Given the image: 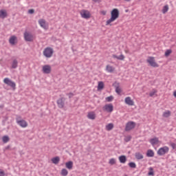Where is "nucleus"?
Returning a JSON list of instances; mask_svg holds the SVG:
<instances>
[{"label":"nucleus","instance_id":"nucleus-42","mask_svg":"<svg viewBox=\"0 0 176 176\" xmlns=\"http://www.w3.org/2000/svg\"><path fill=\"white\" fill-rule=\"evenodd\" d=\"M67 96H69V98H72L74 97V94L72 93L67 94Z\"/></svg>","mask_w":176,"mask_h":176},{"label":"nucleus","instance_id":"nucleus-40","mask_svg":"<svg viewBox=\"0 0 176 176\" xmlns=\"http://www.w3.org/2000/svg\"><path fill=\"white\" fill-rule=\"evenodd\" d=\"M170 146H171V148H172L173 149H175V148H176V144L174 143V142H170Z\"/></svg>","mask_w":176,"mask_h":176},{"label":"nucleus","instance_id":"nucleus-9","mask_svg":"<svg viewBox=\"0 0 176 176\" xmlns=\"http://www.w3.org/2000/svg\"><path fill=\"white\" fill-rule=\"evenodd\" d=\"M103 111H105L106 112H113V105L112 104H105L103 107Z\"/></svg>","mask_w":176,"mask_h":176},{"label":"nucleus","instance_id":"nucleus-20","mask_svg":"<svg viewBox=\"0 0 176 176\" xmlns=\"http://www.w3.org/2000/svg\"><path fill=\"white\" fill-rule=\"evenodd\" d=\"M135 159H137V160H141L144 159V155H142V154H141V153L140 152L135 153Z\"/></svg>","mask_w":176,"mask_h":176},{"label":"nucleus","instance_id":"nucleus-38","mask_svg":"<svg viewBox=\"0 0 176 176\" xmlns=\"http://www.w3.org/2000/svg\"><path fill=\"white\" fill-rule=\"evenodd\" d=\"M106 100H107V101L108 102H111V101L113 100V97L112 96H110L107 97V98H106Z\"/></svg>","mask_w":176,"mask_h":176},{"label":"nucleus","instance_id":"nucleus-36","mask_svg":"<svg viewBox=\"0 0 176 176\" xmlns=\"http://www.w3.org/2000/svg\"><path fill=\"white\" fill-rule=\"evenodd\" d=\"M170 53H173V50H167L166 52H165V57H168V56H170Z\"/></svg>","mask_w":176,"mask_h":176},{"label":"nucleus","instance_id":"nucleus-23","mask_svg":"<svg viewBox=\"0 0 176 176\" xmlns=\"http://www.w3.org/2000/svg\"><path fill=\"white\" fill-rule=\"evenodd\" d=\"M113 58H117V60H124V55L121 54V55H120V56H117V55L113 54Z\"/></svg>","mask_w":176,"mask_h":176},{"label":"nucleus","instance_id":"nucleus-16","mask_svg":"<svg viewBox=\"0 0 176 176\" xmlns=\"http://www.w3.org/2000/svg\"><path fill=\"white\" fill-rule=\"evenodd\" d=\"M120 163H122V164H124L126 162H127V157H126V155H120L119 157Z\"/></svg>","mask_w":176,"mask_h":176},{"label":"nucleus","instance_id":"nucleus-1","mask_svg":"<svg viewBox=\"0 0 176 176\" xmlns=\"http://www.w3.org/2000/svg\"><path fill=\"white\" fill-rule=\"evenodd\" d=\"M119 10L118 8H114L111 12V18L106 21V25H111V23L117 19H119Z\"/></svg>","mask_w":176,"mask_h":176},{"label":"nucleus","instance_id":"nucleus-46","mask_svg":"<svg viewBox=\"0 0 176 176\" xmlns=\"http://www.w3.org/2000/svg\"><path fill=\"white\" fill-rule=\"evenodd\" d=\"M94 2H101V0H92Z\"/></svg>","mask_w":176,"mask_h":176},{"label":"nucleus","instance_id":"nucleus-48","mask_svg":"<svg viewBox=\"0 0 176 176\" xmlns=\"http://www.w3.org/2000/svg\"><path fill=\"white\" fill-rule=\"evenodd\" d=\"M173 96H174V97H175V98H176V91H174V93H173Z\"/></svg>","mask_w":176,"mask_h":176},{"label":"nucleus","instance_id":"nucleus-30","mask_svg":"<svg viewBox=\"0 0 176 176\" xmlns=\"http://www.w3.org/2000/svg\"><path fill=\"white\" fill-rule=\"evenodd\" d=\"M60 175H63V176L68 175V170L65 168H63L60 172Z\"/></svg>","mask_w":176,"mask_h":176},{"label":"nucleus","instance_id":"nucleus-28","mask_svg":"<svg viewBox=\"0 0 176 176\" xmlns=\"http://www.w3.org/2000/svg\"><path fill=\"white\" fill-rule=\"evenodd\" d=\"M19 64V62L14 59L13 61H12V68H13L14 69H15V68H17V65Z\"/></svg>","mask_w":176,"mask_h":176},{"label":"nucleus","instance_id":"nucleus-19","mask_svg":"<svg viewBox=\"0 0 176 176\" xmlns=\"http://www.w3.org/2000/svg\"><path fill=\"white\" fill-rule=\"evenodd\" d=\"M6 17H8V12L3 10H0V18L6 19Z\"/></svg>","mask_w":176,"mask_h":176},{"label":"nucleus","instance_id":"nucleus-47","mask_svg":"<svg viewBox=\"0 0 176 176\" xmlns=\"http://www.w3.org/2000/svg\"><path fill=\"white\" fill-rule=\"evenodd\" d=\"M102 14H103L104 16H105V15L107 14V12H105V11H103V12H102Z\"/></svg>","mask_w":176,"mask_h":176},{"label":"nucleus","instance_id":"nucleus-49","mask_svg":"<svg viewBox=\"0 0 176 176\" xmlns=\"http://www.w3.org/2000/svg\"><path fill=\"white\" fill-rule=\"evenodd\" d=\"M0 108H3V105H0Z\"/></svg>","mask_w":176,"mask_h":176},{"label":"nucleus","instance_id":"nucleus-4","mask_svg":"<svg viewBox=\"0 0 176 176\" xmlns=\"http://www.w3.org/2000/svg\"><path fill=\"white\" fill-rule=\"evenodd\" d=\"M65 100H67V98L64 97H60L57 100L56 104L60 109H63V108L65 107Z\"/></svg>","mask_w":176,"mask_h":176},{"label":"nucleus","instance_id":"nucleus-11","mask_svg":"<svg viewBox=\"0 0 176 176\" xmlns=\"http://www.w3.org/2000/svg\"><path fill=\"white\" fill-rule=\"evenodd\" d=\"M113 87L116 89V93L120 94L122 93V89H120V84L118 82L113 83Z\"/></svg>","mask_w":176,"mask_h":176},{"label":"nucleus","instance_id":"nucleus-18","mask_svg":"<svg viewBox=\"0 0 176 176\" xmlns=\"http://www.w3.org/2000/svg\"><path fill=\"white\" fill-rule=\"evenodd\" d=\"M150 143L151 145H157L159 144V138H154L150 140Z\"/></svg>","mask_w":176,"mask_h":176},{"label":"nucleus","instance_id":"nucleus-21","mask_svg":"<svg viewBox=\"0 0 176 176\" xmlns=\"http://www.w3.org/2000/svg\"><path fill=\"white\" fill-rule=\"evenodd\" d=\"M16 39H17V38L15 36H12L9 39V43L10 45H15Z\"/></svg>","mask_w":176,"mask_h":176},{"label":"nucleus","instance_id":"nucleus-24","mask_svg":"<svg viewBox=\"0 0 176 176\" xmlns=\"http://www.w3.org/2000/svg\"><path fill=\"white\" fill-rule=\"evenodd\" d=\"M52 163H54V164H58V163L60 162V157H53L52 159Z\"/></svg>","mask_w":176,"mask_h":176},{"label":"nucleus","instance_id":"nucleus-34","mask_svg":"<svg viewBox=\"0 0 176 176\" xmlns=\"http://www.w3.org/2000/svg\"><path fill=\"white\" fill-rule=\"evenodd\" d=\"M109 163L111 165L113 166V164H116V160L115 158H111L109 160Z\"/></svg>","mask_w":176,"mask_h":176},{"label":"nucleus","instance_id":"nucleus-37","mask_svg":"<svg viewBox=\"0 0 176 176\" xmlns=\"http://www.w3.org/2000/svg\"><path fill=\"white\" fill-rule=\"evenodd\" d=\"M149 172L148 173V175H155V173L153 172V168H149Z\"/></svg>","mask_w":176,"mask_h":176},{"label":"nucleus","instance_id":"nucleus-2","mask_svg":"<svg viewBox=\"0 0 176 176\" xmlns=\"http://www.w3.org/2000/svg\"><path fill=\"white\" fill-rule=\"evenodd\" d=\"M147 63H148L149 65L151 67H153V68H157L159 67V65L156 63V61L155 60V57L153 56H149L148 59L146 60Z\"/></svg>","mask_w":176,"mask_h":176},{"label":"nucleus","instance_id":"nucleus-12","mask_svg":"<svg viewBox=\"0 0 176 176\" xmlns=\"http://www.w3.org/2000/svg\"><path fill=\"white\" fill-rule=\"evenodd\" d=\"M80 15L82 19H90V12L86 10H81Z\"/></svg>","mask_w":176,"mask_h":176},{"label":"nucleus","instance_id":"nucleus-26","mask_svg":"<svg viewBox=\"0 0 176 176\" xmlns=\"http://www.w3.org/2000/svg\"><path fill=\"white\" fill-rule=\"evenodd\" d=\"M104 89V82L100 81L98 85V90H102Z\"/></svg>","mask_w":176,"mask_h":176},{"label":"nucleus","instance_id":"nucleus-43","mask_svg":"<svg viewBox=\"0 0 176 176\" xmlns=\"http://www.w3.org/2000/svg\"><path fill=\"white\" fill-rule=\"evenodd\" d=\"M0 176H5V171L0 169Z\"/></svg>","mask_w":176,"mask_h":176},{"label":"nucleus","instance_id":"nucleus-7","mask_svg":"<svg viewBox=\"0 0 176 176\" xmlns=\"http://www.w3.org/2000/svg\"><path fill=\"white\" fill-rule=\"evenodd\" d=\"M135 122L133 121H129L126 123L125 126V131H130V130H133L135 127Z\"/></svg>","mask_w":176,"mask_h":176},{"label":"nucleus","instance_id":"nucleus-13","mask_svg":"<svg viewBox=\"0 0 176 176\" xmlns=\"http://www.w3.org/2000/svg\"><path fill=\"white\" fill-rule=\"evenodd\" d=\"M43 74H50L52 72V67L49 65H45L43 67Z\"/></svg>","mask_w":176,"mask_h":176},{"label":"nucleus","instance_id":"nucleus-14","mask_svg":"<svg viewBox=\"0 0 176 176\" xmlns=\"http://www.w3.org/2000/svg\"><path fill=\"white\" fill-rule=\"evenodd\" d=\"M38 24L42 27V28H44V30H47V26H46V21L45 19H40L38 21Z\"/></svg>","mask_w":176,"mask_h":176},{"label":"nucleus","instance_id":"nucleus-31","mask_svg":"<svg viewBox=\"0 0 176 176\" xmlns=\"http://www.w3.org/2000/svg\"><path fill=\"white\" fill-rule=\"evenodd\" d=\"M106 129L108 131H111V130H112V129H113V124H112V123L108 124L106 126Z\"/></svg>","mask_w":176,"mask_h":176},{"label":"nucleus","instance_id":"nucleus-8","mask_svg":"<svg viewBox=\"0 0 176 176\" xmlns=\"http://www.w3.org/2000/svg\"><path fill=\"white\" fill-rule=\"evenodd\" d=\"M24 38H25V41H26V42H32V41H34V36L25 32L24 33Z\"/></svg>","mask_w":176,"mask_h":176},{"label":"nucleus","instance_id":"nucleus-5","mask_svg":"<svg viewBox=\"0 0 176 176\" xmlns=\"http://www.w3.org/2000/svg\"><path fill=\"white\" fill-rule=\"evenodd\" d=\"M3 82L6 83V85H8V86L12 87L13 90H16V82L12 81L8 78H4Z\"/></svg>","mask_w":176,"mask_h":176},{"label":"nucleus","instance_id":"nucleus-32","mask_svg":"<svg viewBox=\"0 0 176 176\" xmlns=\"http://www.w3.org/2000/svg\"><path fill=\"white\" fill-rule=\"evenodd\" d=\"M2 140H3V142H4V144H6V142H9V140L10 139L9 138V136L4 135L3 136Z\"/></svg>","mask_w":176,"mask_h":176},{"label":"nucleus","instance_id":"nucleus-39","mask_svg":"<svg viewBox=\"0 0 176 176\" xmlns=\"http://www.w3.org/2000/svg\"><path fill=\"white\" fill-rule=\"evenodd\" d=\"M125 142H129V141H131V136H127L124 138Z\"/></svg>","mask_w":176,"mask_h":176},{"label":"nucleus","instance_id":"nucleus-35","mask_svg":"<svg viewBox=\"0 0 176 176\" xmlns=\"http://www.w3.org/2000/svg\"><path fill=\"white\" fill-rule=\"evenodd\" d=\"M128 165L131 168H135V167H137V165L135 164V162H129Z\"/></svg>","mask_w":176,"mask_h":176},{"label":"nucleus","instance_id":"nucleus-22","mask_svg":"<svg viewBox=\"0 0 176 176\" xmlns=\"http://www.w3.org/2000/svg\"><path fill=\"white\" fill-rule=\"evenodd\" d=\"M146 156L147 157H153V156H155V153L152 150L148 149L146 153Z\"/></svg>","mask_w":176,"mask_h":176},{"label":"nucleus","instance_id":"nucleus-10","mask_svg":"<svg viewBox=\"0 0 176 176\" xmlns=\"http://www.w3.org/2000/svg\"><path fill=\"white\" fill-rule=\"evenodd\" d=\"M16 123L19 124V126H21V127L25 128L28 126V123H27V121L24 120H19V118H16Z\"/></svg>","mask_w":176,"mask_h":176},{"label":"nucleus","instance_id":"nucleus-45","mask_svg":"<svg viewBox=\"0 0 176 176\" xmlns=\"http://www.w3.org/2000/svg\"><path fill=\"white\" fill-rule=\"evenodd\" d=\"M4 118H5L4 122H6L9 119V118L8 116H6Z\"/></svg>","mask_w":176,"mask_h":176},{"label":"nucleus","instance_id":"nucleus-50","mask_svg":"<svg viewBox=\"0 0 176 176\" xmlns=\"http://www.w3.org/2000/svg\"><path fill=\"white\" fill-rule=\"evenodd\" d=\"M126 2H130V0H125Z\"/></svg>","mask_w":176,"mask_h":176},{"label":"nucleus","instance_id":"nucleus-25","mask_svg":"<svg viewBox=\"0 0 176 176\" xmlns=\"http://www.w3.org/2000/svg\"><path fill=\"white\" fill-rule=\"evenodd\" d=\"M87 118H88V119L94 120V119H96V114L94 113H89L87 115Z\"/></svg>","mask_w":176,"mask_h":176},{"label":"nucleus","instance_id":"nucleus-33","mask_svg":"<svg viewBox=\"0 0 176 176\" xmlns=\"http://www.w3.org/2000/svg\"><path fill=\"white\" fill-rule=\"evenodd\" d=\"M167 12H168V5L164 6L162 9V13L164 14H166V13H167Z\"/></svg>","mask_w":176,"mask_h":176},{"label":"nucleus","instance_id":"nucleus-6","mask_svg":"<svg viewBox=\"0 0 176 176\" xmlns=\"http://www.w3.org/2000/svg\"><path fill=\"white\" fill-rule=\"evenodd\" d=\"M169 148L167 146L161 147L157 151V153L159 155V156H163L166 155V153H168Z\"/></svg>","mask_w":176,"mask_h":176},{"label":"nucleus","instance_id":"nucleus-44","mask_svg":"<svg viewBox=\"0 0 176 176\" xmlns=\"http://www.w3.org/2000/svg\"><path fill=\"white\" fill-rule=\"evenodd\" d=\"M149 96H150V97H153V96H155V92H151L149 94Z\"/></svg>","mask_w":176,"mask_h":176},{"label":"nucleus","instance_id":"nucleus-17","mask_svg":"<svg viewBox=\"0 0 176 176\" xmlns=\"http://www.w3.org/2000/svg\"><path fill=\"white\" fill-rule=\"evenodd\" d=\"M66 168L68 170H72V167H74V162L72 161H69L65 163Z\"/></svg>","mask_w":176,"mask_h":176},{"label":"nucleus","instance_id":"nucleus-3","mask_svg":"<svg viewBox=\"0 0 176 176\" xmlns=\"http://www.w3.org/2000/svg\"><path fill=\"white\" fill-rule=\"evenodd\" d=\"M54 51L52 48L51 47H47L43 51V55L45 57H47V58H50L52 56H53Z\"/></svg>","mask_w":176,"mask_h":176},{"label":"nucleus","instance_id":"nucleus-27","mask_svg":"<svg viewBox=\"0 0 176 176\" xmlns=\"http://www.w3.org/2000/svg\"><path fill=\"white\" fill-rule=\"evenodd\" d=\"M170 116H171V111L168 110V111L163 113V117L164 118H168Z\"/></svg>","mask_w":176,"mask_h":176},{"label":"nucleus","instance_id":"nucleus-29","mask_svg":"<svg viewBox=\"0 0 176 176\" xmlns=\"http://www.w3.org/2000/svg\"><path fill=\"white\" fill-rule=\"evenodd\" d=\"M106 69H107V72H113V71H114L113 67L109 65H107Z\"/></svg>","mask_w":176,"mask_h":176},{"label":"nucleus","instance_id":"nucleus-15","mask_svg":"<svg viewBox=\"0 0 176 176\" xmlns=\"http://www.w3.org/2000/svg\"><path fill=\"white\" fill-rule=\"evenodd\" d=\"M125 103L127 105H130V106L134 105V101H133V100H131V98H130V97H126L125 98Z\"/></svg>","mask_w":176,"mask_h":176},{"label":"nucleus","instance_id":"nucleus-41","mask_svg":"<svg viewBox=\"0 0 176 176\" xmlns=\"http://www.w3.org/2000/svg\"><path fill=\"white\" fill-rule=\"evenodd\" d=\"M28 13H29L30 14H34V13H35V10H34V9H30V10H28Z\"/></svg>","mask_w":176,"mask_h":176}]
</instances>
